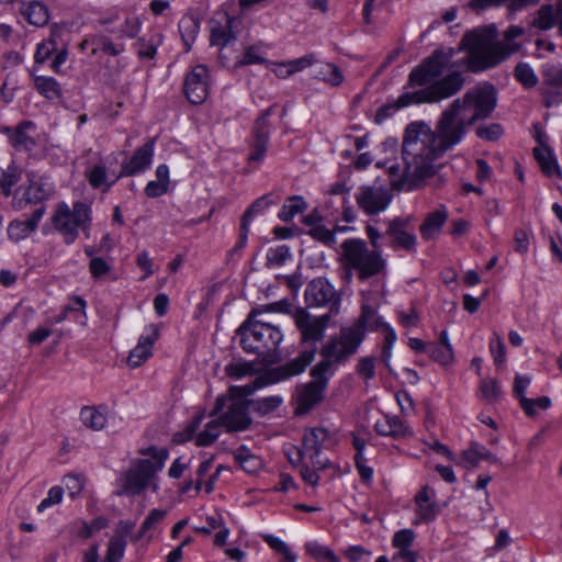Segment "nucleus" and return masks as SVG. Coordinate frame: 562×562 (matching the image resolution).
I'll return each mask as SVG.
<instances>
[{"mask_svg": "<svg viewBox=\"0 0 562 562\" xmlns=\"http://www.w3.org/2000/svg\"><path fill=\"white\" fill-rule=\"evenodd\" d=\"M25 20L35 26H43L48 21V9L42 2H30L23 10Z\"/></svg>", "mask_w": 562, "mask_h": 562, "instance_id": "33", "label": "nucleus"}, {"mask_svg": "<svg viewBox=\"0 0 562 562\" xmlns=\"http://www.w3.org/2000/svg\"><path fill=\"white\" fill-rule=\"evenodd\" d=\"M315 353V347H306V349L302 350L294 359L288 361L283 366L268 371L266 374L258 376L252 383L245 385V393L252 394L258 389L268 384L277 383L301 374L314 360Z\"/></svg>", "mask_w": 562, "mask_h": 562, "instance_id": "11", "label": "nucleus"}, {"mask_svg": "<svg viewBox=\"0 0 562 562\" xmlns=\"http://www.w3.org/2000/svg\"><path fill=\"white\" fill-rule=\"evenodd\" d=\"M341 248L346 269L355 271L361 281L379 274L384 268L381 248L370 249L362 239H347Z\"/></svg>", "mask_w": 562, "mask_h": 562, "instance_id": "8", "label": "nucleus"}, {"mask_svg": "<svg viewBox=\"0 0 562 562\" xmlns=\"http://www.w3.org/2000/svg\"><path fill=\"white\" fill-rule=\"evenodd\" d=\"M289 258L290 248L286 245L270 248L267 252V266H282Z\"/></svg>", "mask_w": 562, "mask_h": 562, "instance_id": "52", "label": "nucleus"}, {"mask_svg": "<svg viewBox=\"0 0 562 562\" xmlns=\"http://www.w3.org/2000/svg\"><path fill=\"white\" fill-rule=\"evenodd\" d=\"M64 490L60 486H53L48 493L47 496L42 499V502L37 506V510L40 513L44 512L49 506L59 504L63 499Z\"/></svg>", "mask_w": 562, "mask_h": 562, "instance_id": "58", "label": "nucleus"}, {"mask_svg": "<svg viewBox=\"0 0 562 562\" xmlns=\"http://www.w3.org/2000/svg\"><path fill=\"white\" fill-rule=\"evenodd\" d=\"M34 228L26 221H12L8 226V235L12 240H21L32 234Z\"/></svg>", "mask_w": 562, "mask_h": 562, "instance_id": "48", "label": "nucleus"}, {"mask_svg": "<svg viewBox=\"0 0 562 562\" xmlns=\"http://www.w3.org/2000/svg\"><path fill=\"white\" fill-rule=\"evenodd\" d=\"M514 78L525 88L532 89L538 82L539 78L536 75L532 67L524 61H520L516 65L514 69Z\"/></svg>", "mask_w": 562, "mask_h": 562, "instance_id": "39", "label": "nucleus"}, {"mask_svg": "<svg viewBox=\"0 0 562 562\" xmlns=\"http://www.w3.org/2000/svg\"><path fill=\"white\" fill-rule=\"evenodd\" d=\"M308 234L316 240L324 243L325 245H331L335 243L334 233L326 228L324 225H314L310 228Z\"/></svg>", "mask_w": 562, "mask_h": 562, "instance_id": "60", "label": "nucleus"}, {"mask_svg": "<svg viewBox=\"0 0 562 562\" xmlns=\"http://www.w3.org/2000/svg\"><path fill=\"white\" fill-rule=\"evenodd\" d=\"M531 383V376L528 374L516 373L514 380V394L518 397L519 404L525 413L531 412L532 402L526 397V391Z\"/></svg>", "mask_w": 562, "mask_h": 562, "instance_id": "37", "label": "nucleus"}, {"mask_svg": "<svg viewBox=\"0 0 562 562\" xmlns=\"http://www.w3.org/2000/svg\"><path fill=\"white\" fill-rule=\"evenodd\" d=\"M456 53L453 48L436 49L414 68L409 75V82L420 88L401 94L394 104L395 110L414 103H437L457 94L464 85L462 74L450 70L448 75L441 77L447 68L456 66L451 63Z\"/></svg>", "mask_w": 562, "mask_h": 562, "instance_id": "2", "label": "nucleus"}, {"mask_svg": "<svg viewBox=\"0 0 562 562\" xmlns=\"http://www.w3.org/2000/svg\"><path fill=\"white\" fill-rule=\"evenodd\" d=\"M255 372L254 363L247 361L232 362L225 367L226 375L240 379Z\"/></svg>", "mask_w": 562, "mask_h": 562, "instance_id": "50", "label": "nucleus"}, {"mask_svg": "<svg viewBox=\"0 0 562 562\" xmlns=\"http://www.w3.org/2000/svg\"><path fill=\"white\" fill-rule=\"evenodd\" d=\"M358 327L366 333V329H378L383 326L382 317L376 316V311L368 305L362 306V313L358 321L351 325Z\"/></svg>", "mask_w": 562, "mask_h": 562, "instance_id": "40", "label": "nucleus"}, {"mask_svg": "<svg viewBox=\"0 0 562 562\" xmlns=\"http://www.w3.org/2000/svg\"><path fill=\"white\" fill-rule=\"evenodd\" d=\"M110 265L100 257H94L90 260L89 271L94 279H100L110 271Z\"/></svg>", "mask_w": 562, "mask_h": 562, "instance_id": "62", "label": "nucleus"}, {"mask_svg": "<svg viewBox=\"0 0 562 562\" xmlns=\"http://www.w3.org/2000/svg\"><path fill=\"white\" fill-rule=\"evenodd\" d=\"M92 54L102 52L106 55L117 56L124 50L123 44H115L106 36H95L91 38Z\"/></svg>", "mask_w": 562, "mask_h": 562, "instance_id": "42", "label": "nucleus"}, {"mask_svg": "<svg viewBox=\"0 0 562 562\" xmlns=\"http://www.w3.org/2000/svg\"><path fill=\"white\" fill-rule=\"evenodd\" d=\"M306 209V203L303 198L294 195L286 200L282 206L279 218L283 222H290L293 217L300 213H303Z\"/></svg>", "mask_w": 562, "mask_h": 562, "instance_id": "41", "label": "nucleus"}, {"mask_svg": "<svg viewBox=\"0 0 562 562\" xmlns=\"http://www.w3.org/2000/svg\"><path fill=\"white\" fill-rule=\"evenodd\" d=\"M272 203H274V201L272 200V195H270V194L262 195V196L258 198L255 202H252V204L245 211V213L241 217L239 240L236 245V248L245 247V245L247 243L248 234H249V225H250L252 217L256 214L263 211L265 209H267Z\"/></svg>", "mask_w": 562, "mask_h": 562, "instance_id": "26", "label": "nucleus"}, {"mask_svg": "<svg viewBox=\"0 0 562 562\" xmlns=\"http://www.w3.org/2000/svg\"><path fill=\"white\" fill-rule=\"evenodd\" d=\"M330 374L328 371H316L315 366L311 370L312 380L296 386L294 395L296 415L308 413L323 401Z\"/></svg>", "mask_w": 562, "mask_h": 562, "instance_id": "12", "label": "nucleus"}, {"mask_svg": "<svg viewBox=\"0 0 562 562\" xmlns=\"http://www.w3.org/2000/svg\"><path fill=\"white\" fill-rule=\"evenodd\" d=\"M178 29L184 45L190 48L200 29L199 21L192 15L183 16L178 23Z\"/></svg>", "mask_w": 562, "mask_h": 562, "instance_id": "38", "label": "nucleus"}, {"mask_svg": "<svg viewBox=\"0 0 562 562\" xmlns=\"http://www.w3.org/2000/svg\"><path fill=\"white\" fill-rule=\"evenodd\" d=\"M161 42V34L155 33L149 37H139L135 43L136 54L139 58L153 59Z\"/></svg>", "mask_w": 562, "mask_h": 562, "instance_id": "34", "label": "nucleus"}, {"mask_svg": "<svg viewBox=\"0 0 562 562\" xmlns=\"http://www.w3.org/2000/svg\"><path fill=\"white\" fill-rule=\"evenodd\" d=\"M330 317V314L313 316L306 310L297 308L293 314V319L300 331L301 342L317 349L316 344L323 340Z\"/></svg>", "mask_w": 562, "mask_h": 562, "instance_id": "14", "label": "nucleus"}, {"mask_svg": "<svg viewBox=\"0 0 562 562\" xmlns=\"http://www.w3.org/2000/svg\"><path fill=\"white\" fill-rule=\"evenodd\" d=\"M460 111L473 125L476 121L487 119L497 103V93L493 85H481L470 89L462 98H458Z\"/></svg>", "mask_w": 562, "mask_h": 562, "instance_id": "10", "label": "nucleus"}, {"mask_svg": "<svg viewBox=\"0 0 562 562\" xmlns=\"http://www.w3.org/2000/svg\"><path fill=\"white\" fill-rule=\"evenodd\" d=\"M155 144L156 137H151L137 148L119 176H134L146 172L153 161Z\"/></svg>", "mask_w": 562, "mask_h": 562, "instance_id": "20", "label": "nucleus"}, {"mask_svg": "<svg viewBox=\"0 0 562 562\" xmlns=\"http://www.w3.org/2000/svg\"><path fill=\"white\" fill-rule=\"evenodd\" d=\"M244 386H231L227 395L218 396L210 417H220L223 428L227 432H237L248 429L252 423L249 415V401L245 397Z\"/></svg>", "mask_w": 562, "mask_h": 562, "instance_id": "6", "label": "nucleus"}, {"mask_svg": "<svg viewBox=\"0 0 562 562\" xmlns=\"http://www.w3.org/2000/svg\"><path fill=\"white\" fill-rule=\"evenodd\" d=\"M533 156L541 171L546 176H561V170L558 166L557 159L552 150L547 146H540L533 149Z\"/></svg>", "mask_w": 562, "mask_h": 562, "instance_id": "29", "label": "nucleus"}, {"mask_svg": "<svg viewBox=\"0 0 562 562\" xmlns=\"http://www.w3.org/2000/svg\"><path fill=\"white\" fill-rule=\"evenodd\" d=\"M209 69L204 65H196L187 74L183 82V92L192 104H202L209 95Z\"/></svg>", "mask_w": 562, "mask_h": 562, "instance_id": "16", "label": "nucleus"}, {"mask_svg": "<svg viewBox=\"0 0 562 562\" xmlns=\"http://www.w3.org/2000/svg\"><path fill=\"white\" fill-rule=\"evenodd\" d=\"M364 339V331L358 327L344 326L339 334L329 338L322 347L323 359L316 364V371H328L331 367L345 362L353 356Z\"/></svg>", "mask_w": 562, "mask_h": 562, "instance_id": "9", "label": "nucleus"}, {"mask_svg": "<svg viewBox=\"0 0 562 562\" xmlns=\"http://www.w3.org/2000/svg\"><path fill=\"white\" fill-rule=\"evenodd\" d=\"M262 538H263L265 542L268 543L271 549H273L278 553L283 554L284 560L286 562H295V560H296L295 554L291 552L288 544L285 542H283L281 539H279L272 535H263Z\"/></svg>", "mask_w": 562, "mask_h": 562, "instance_id": "49", "label": "nucleus"}, {"mask_svg": "<svg viewBox=\"0 0 562 562\" xmlns=\"http://www.w3.org/2000/svg\"><path fill=\"white\" fill-rule=\"evenodd\" d=\"M35 90L47 100H57L61 98V88L53 77L34 76Z\"/></svg>", "mask_w": 562, "mask_h": 562, "instance_id": "30", "label": "nucleus"}, {"mask_svg": "<svg viewBox=\"0 0 562 562\" xmlns=\"http://www.w3.org/2000/svg\"><path fill=\"white\" fill-rule=\"evenodd\" d=\"M358 205L368 214H376L386 205V192L382 188L364 187L357 196Z\"/></svg>", "mask_w": 562, "mask_h": 562, "instance_id": "25", "label": "nucleus"}, {"mask_svg": "<svg viewBox=\"0 0 562 562\" xmlns=\"http://www.w3.org/2000/svg\"><path fill=\"white\" fill-rule=\"evenodd\" d=\"M126 541L121 536H114L110 539L105 555L106 562H119L125 551Z\"/></svg>", "mask_w": 562, "mask_h": 562, "instance_id": "46", "label": "nucleus"}, {"mask_svg": "<svg viewBox=\"0 0 562 562\" xmlns=\"http://www.w3.org/2000/svg\"><path fill=\"white\" fill-rule=\"evenodd\" d=\"M169 189V178H157L151 180L145 187V193L148 198H158L165 194Z\"/></svg>", "mask_w": 562, "mask_h": 562, "instance_id": "57", "label": "nucleus"}, {"mask_svg": "<svg viewBox=\"0 0 562 562\" xmlns=\"http://www.w3.org/2000/svg\"><path fill=\"white\" fill-rule=\"evenodd\" d=\"M540 94L546 108H553L562 104V86H541Z\"/></svg>", "mask_w": 562, "mask_h": 562, "instance_id": "45", "label": "nucleus"}, {"mask_svg": "<svg viewBox=\"0 0 562 562\" xmlns=\"http://www.w3.org/2000/svg\"><path fill=\"white\" fill-rule=\"evenodd\" d=\"M221 427H223L220 417L210 420L205 428L200 431L195 437V445L199 447L211 446L221 435Z\"/></svg>", "mask_w": 562, "mask_h": 562, "instance_id": "36", "label": "nucleus"}, {"mask_svg": "<svg viewBox=\"0 0 562 562\" xmlns=\"http://www.w3.org/2000/svg\"><path fill=\"white\" fill-rule=\"evenodd\" d=\"M80 419L86 427L92 430L103 429L108 422L105 414L92 406L81 408Z\"/></svg>", "mask_w": 562, "mask_h": 562, "instance_id": "35", "label": "nucleus"}, {"mask_svg": "<svg viewBox=\"0 0 562 562\" xmlns=\"http://www.w3.org/2000/svg\"><path fill=\"white\" fill-rule=\"evenodd\" d=\"M482 461L495 462V456L484 446L479 442H472L467 449L462 451L460 460L457 462L465 469H474Z\"/></svg>", "mask_w": 562, "mask_h": 562, "instance_id": "27", "label": "nucleus"}, {"mask_svg": "<svg viewBox=\"0 0 562 562\" xmlns=\"http://www.w3.org/2000/svg\"><path fill=\"white\" fill-rule=\"evenodd\" d=\"M283 402V398L279 395L267 396L258 398L254 402V409L260 415H267L277 409Z\"/></svg>", "mask_w": 562, "mask_h": 562, "instance_id": "47", "label": "nucleus"}, {"mask_svg": "<svg viewBox=\"0 0 562 562\" xmlns=\"http://www.w3.org/2000/svg\"><path fill=\"white\" fill-rule=\"evenodd\" d=\"M167 515L166 509H153L142 524L140 530L136 540H139L148 530L154 528L157 524L164 520Z\"/></svg>", "mask_w": 562, "mask_h": 562, "instance_id": "56", "label": "nucleus"}, {"mask_svg": "<svg viewBox=\"0 0 562 562\" xmlns=\"http://www.w3.org/2000/svg\"><path fill=\"white\" fill-rule=\"evenodd\" d=\"M330 439L329 430L324 427L306 429L302 439V448L296 449V460L290 459V462L296 464L301 463L303 458H308L317 470L328 468L330 464L329 460H321L319 456L322 449L327 448Z\"/></svg>", "mask_w": 562, "mask_h": 562, "instance_id": "13", "label": "nucleus"}, {"mask_svg": "<svg viewBox=\"0 0 562 562\" xmlns=\"http://www.w3.org/2000/svg\"><path fill=\"white\" fill-rule=\"evenodd\" d=\"M233 32L231 30V21L228 20L226 25H213L211 27L210 42L211 45L225 47L232 40H234Z\"/></svg>", "mask_w": 562, "mask_h": 562, "instance_id": "43", "label": "nucleus"}, {"mask_svg": "<svg viewBox=\"0 0 562 562\" xmlns=\"http://www.w3.org/2000/svg\"><path fill=\"white\" fill-rule=\"evenodd\" d=\"M235 460L247 473H256L260 470L262 462L259 457L254 454L247 447L241 446L234 452Z\"/></svg>", "mask_w": 562, "mask_h": 562, "instance_id": "32", "label": "nucleus"}, {"mask_svg": "<svg viewBox=\"0 0 562 562\" xmlns=\"http://www.w3.org/2000/svg\"><path fill=\"white\" fill-rule=\"evenodd\" d=\"M391 379L397 380L402 384L411 385L416 384L419 380L417 372L408 368H403L398 373H393L389 369V383H391Z\"/></svg>", "mask_w": 562, "mask_h": 562, "instance_id": "59", "label": "nucleus"}, {"mask_svg": "<svg viewBox=\"0 0 562 562\" xmlns=\"http://www.w3.org/2000/svg\"><path fill=\"white\" fill-rule=\"evenodd\" d=\"M64 484L71 498H75L83 488V480L79 475L68 474L64 477Z\"/></svg>", "mask_w": 562, "mask_h": 562, "instance_id": "63", "label": "nucleus"}, {"mask_svg": "<svg viewBox=\"0 0 562 562\" xmlns=\"http://www.w3.org/2000/svg\"><path fill=\"white\" fill-rule=\"evenodd\" d=\"M471 123L460 111L459 101H453L438 117L435 128L425 121L411 122L404 132L403 156L412 157L411 176H442L449 173L443 161L445 154L457 146L465 136Z\"/></svg>", "mask_w": 562, "mask_h": 562, "instance_id": "1", "label": "nucleus"}, {"mask_svg": "<svg viewBox=\"0 0 562 562\" xmlns=\"http://www.w3.org/2000/svg\"><path fill=\"white\" fill-rule=\"evenodd\" d=\"M305 301L308 306H328V314H337L340 306V297L334 286L324 278L312 280L305 289Z\"/></svg>", "mask_w": 562, "mask_h": 562, "instance_id": "15", "label": "nucleus"}, {"mask_svg": "<svg viewBox=\"0 0 562 562\" xmlns=\"http://www.w3.org/2000/svg\"><path fill=\"white\" fill-rule=\"evenodd\" d=\"M541 86H562V66L560 64L547 63L541 67Z\"/></svg>", "mask_w": 562, "mask_h": 562, "instance_id": "44", "label": "nucleus"}, {"mask_svg": "<svg viewBox=\"0 0 562 562\" xmlns=\"http://www.w3.org/2000/svg\"><path fill=\"white\" fill-rule=\"evenodd\" d=\"M158 338V327L154 324L148 325L145 328V333L140 335L138 344L130 351L127 363L132 368L142 366L153 355V346Z\"/></svg>", "mask_w": 562, "mask_h": 562, "instance_id": "19", "label": "nucleus"}, {"mask_svg": "<svg viewBox=\"0 0 562 562\" xmlns=\"http://www.w3.org/2000/svg\"><path fill=\"white\" fill-rule=\"evenodd\" d=\"M54 229L61 236L66 245L74 244L82 231L87 237L92 225L91 205L83 201H77L69 206L66 202H59L50 217Z\"/></svg>", "mask_w": 562, "mask_h": 562, "instance_id": "5", "label": "nucleus"}, {"mask_svg": "<svg viewBox=\"0 0 562 562\" xmlns=\"http://www.w3.org/2000/svg\"><path fill=\"white\" fill-rule=\"evenodd\" d=\"M143 456H149L153 460L138 459L123 475L122 490L117 495L136 496L151 485V482L158 471H160L168 459L166 448L150 446L139 451Z\"/></svg>", "mask_w": 562, "mask_h": 562, "instance_id": "4", "label": "nucleus"}, {"mask_svg": "<svg viewBox=\"0 0 562 562\" xmlns=\"http://www.w3.org/2000/svg\"><path fill=\"white\" fill-rule=\"evenodd\" d=\"M480 392L482 397L488 402L496 401L502 394L501 386L495 379L482 380L480 383Z\"/></svg>", "mask_w": 562, "mask_h": 562, "instance_id": "53", "label": "nucleus"}, {"mask_svg": "<svg viewBox=\"0 0 562 562\" xmlns=\"http://www.w3.org/2000/svg\"><path fill=\"white\" fill-rule=\"evenodd\" d=\"M140 23L136 16H126L125 21L120 25V33L125 37H134L138 33Z\"/></svg>", "mask_w": 562, "mask_h": 562, "instance_id": "64", "label": "nucleus"}, {"mask_svg": "<svg viewBox=\"0 0 562 562\" xmlns=\"http://www.w3.org/2000/svg\"><path fill=\"white\" fill-rule=\"evenodd\" d=\"M427 356L438 364L445 368L451 367L456 361L452 346H442L436 341H429Z\"/></svg>", "mask_w": 562, "mask_h": 562, "instance_id": "31", "label": "nucleus"}, {"mask_svg": "<svg viewBox=\"0 0 562 562\" xmlns=\"http://www.w3.org/2000/svg\"><path fill=\"white\" fill-rule=\"evenodd\" d=\"M490 351L496 366H503L506 362V347L498 334H494L490 341Z\"/></svg>", "mask_w": 562, "mask_h": 562, "instance_id": "51", "label": "nucleus"}, {"mask_svg": "<svg viewBox=\"0 0 562 562\" xmlns=\"http://www.w3.org/2000/svg\"><path fill=\"white\" fill-rule=\"evenodd\" d=\"M276 109V104L270 105L268 109L261 112L255 122L254 143L251 145V151L248 156L249 164L260 161L266 155L270 136L269 117L274 113Z\"/></svg>", "mask_w": 562, "mask_h": 562, "instance_id": "17", "label": "nucleus"}, {"mask_svg": "<svg viewBox=\"0 0 562 562\" xmlns=\"http://www.w3.org/2000/svg\"><path fill=\"white\" fill-rule=\"evenodd\" d=\"M539 0H512L509 4L510 11H519L522 8L535 4ZM562 20V1L558 0L557 10L551 4H543L539 11L535 24L543 31L552 29L559 21Z\"/></svg>", "mask_w": 562, "mask_h": 562, "instance_id": "18", "label": "nucleus"}, {"mask_svg": "<svg viewBox=\"0 0 562 562\" xmlns=\"http://www.w3.org/2000/svg\"><path fill=\"white\" fill-rule=\"evenodd\" d=\"M407 220H394L389 224V243L394 249L415 250L416 237L406 229Z\"/></svg>", "mask_w": 562, "mask_h": 562, "instance_id": "24", "label": "nucleus"}, {"mask_svg": "<svg viewBox=\"0 0 562 562\" xmlns=\"http://www.w3.org/2000/svg\"><path fill=\"white\" fill-rule=\"evenodd\" d=\"M57 43L53 38L42 42L37 45L34 59L36 64H44L55 52H57Z\"/></svg>", "mask_w": 562, "mask_h": 562, "instance_id": "55", "label": "nucleus"}, {"mask_svg": "<svg viewBox=\"0 0 562 562\" xmlns=\"http://www.w3.org/2000/svg\"><path fill=\"white\" fill-rule=\"evenodd\" d=\"M416 533L413 529L404 528L396 531L392 538V546L395 549L393 560L403 562H417L418 554L414 550Z\"/></svg>", "mask_w": 562, "mask_h": 562, "instance_id": "21", "label": "nucleus"}, {"mask_svg": "<svg viewBox=\"0 0 562 562\" xmlns=\"http://www.w3.org/2000/svg\"><path fill=\"white\" fill-rule=\"evenodd\" d=\"M321 75H323V79L326 82H329L333 86H338L342 82V74L339 70L338 67H336L333 64H326L323 70L321 71Z\"/></svg>", "mask_w": 562, "mask_h": 562, "instance_id": "61", "label": "nucleus"}, {"mask_svg": "<svg viewBox=\"0 0 562 562\" xmlns=\"http://www.w3.org/2000/svg\"><path fill=\"white\" fill-rule=\"evenodd\" d=\"M261 310H251L244 323L238 327L241 348L248 353H257L267 364L277 360V349L283 340L280 328L258 318Z\"/></svg>", "mask_w": 562, "mask_h": 562, "instance_id": "3", "label": "nucleus"}, {"mask_svg": "<svg viewBox=\"0 0 562 562\" xmlns=\"http://www.w3.org/2000/svg\"><path fill=\"white\" fill-rule=\"evenodd\" d=\"M36 126L32 121H23L11 128L4 126L1 132L5 134L10 140V144L18 150L31 151L34 149L36 142L33 136L27 134V131H35Z\"/></svg>", "mask_w": 562, "mask_h": 562, "instance_id": "22", "label": "nucleus"}, {"mask_svg": "<svg viewBox=\"0 0 562 562\" xmlns=\"http://www.w3.org/2000/svg\"><path fill=\"white\" fill-rule=\"evenodd\" d=\"M448 220V212L445 206H440L429 213L420 227V233L425 239H435L439 236L442 226Z\"/></svg>", "mask_w": 562, "mask_h": 562, "instance_id": "28", "label": "nucleus"}, {"mask_svg": "<svg viewBox=\"0 0 562 562\" xmlns=\"http://www.w3.org/2000/svg\"><path fill=\"white\" fill-rule=\"evenodd\" d=\"M504 133V128L498 123L490 125H481L476 128V136L483 140L495 142L498 140Z\"/></svg>", "mask_w": 562, "mask_h": 562, "instance_id": "54", "label": "nucleus"}, {"mask_svg": "<svg viewBox=\"0 0 562 562\" xmlns=\"http://www.w3.org/2000/svg\"><path fill=\"white\" fill-rule=\"evenodd\" d=\"M415 515L414 525L428 522L434 520L438 515V505L435 501V493L428 487H424L415 496Z\"/></svg>", "mask_w": 562, "mask_h": 562, "instance_id": "23", "label": "nucleus"}, {"mask_svg": "<svg viewBox=\"0 0 562 562\" xmlns=\"http://www.w3.org/2000/svg\"><path fill=\"white\" fill-rule=\"evenodd\" d=\"M467 50L468 55L462 63H467L468 68L473 72L486 70L495 67L506 59L507 54L497 45H493L488 34L481 31L467 32L461 42L460 50Z\"/></svg>", "mask_w": 562, "mask_h": 562, "instance_id": "7", "label": "nucleus"}]
</instances>
